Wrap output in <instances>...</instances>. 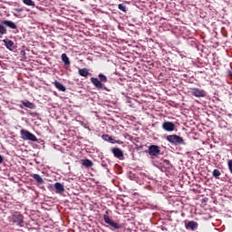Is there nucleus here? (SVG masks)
Returning a JSON list of instances; mask_svg holds the SVG:
<instances>
[{"mask_svg":"<svg viewBox=\"0 0 232 232\" xmlns=\"http://www.w3.org/2000/svg\"><path fill=\"white\" fill-rule=\"evenodd\" d=\"M110 135H108V134H103L102 136V139L103 140H106L107 142H109V140H110Z\"/></svg>","mask_w":232,"mask_h":232,"instance_id":"nucleus-26","label":"nucleus"},{"mask_svg":"<svg viewBox=\"0 0 232 232\" xmlns=\"http://www.w3.org/2000/svg\"><path fill=\"white\" fill-rule=\"evenodd\" d=\"M109 142L111 144H122V141H121L119 140H117L113 139L111 136H110V138H109Z\"/></svg>","mask_w":232,"mask_h":232,"instance_id":"nucleus-21","label":"nucleus"},{"mask_svg":"<svg viewBox=\"0 0 232 232\" xmlns=\"http://www.w3.org/2000/svg\"><path fill=\"white\" fill-rule=\"evenodd\" d=\"M187 227H188V229H191L192 231H195V229L198 227V224L195 221H190L188 223Z\"/></svg>","mask_w":232,"mask_h":232,"instance_id":"nucleus-13","label":"nucleus"},{"mask_svg":"<svg viewBox=\"0 0 232 232\" xmlns=\"http://www.w3.org/2000/svg\"><path fill=\"white\" fill-rule=\"evenodd\" d=\"M82 164L84 168H92L93 166V162L90 160H82Z\"/></svg>","mask_w":232,"mask_h":232,"instance_id":"nucleus-14","label":"nucleus"},{"mask_svg":"<svg viewBox=\"0 0 232 232\" xmlns=\"http://www.w3.org/2000/svg\"><path fill=\"white\" fill-rule=\"evenodd\" d=\"M6 34V27L0 24V37L1 35H5Z\"/></svg>","mask_w":232,"mask_h":232,"instance_id":"nucleus-23","label":"nucleus"},{"mask_svg":"<svg viewBox=\"0 0 232 232\" xmlns=\"http://www.w3.org/2000/svg\"><path fill=\"white\" fill-rule=\"evenodd\" d=\"M4 43L8 50H12V48H14V43L12 40H4Z\"/></svg>","mask_w":232,"mask_h":232,"instance_id":"nucleus-18","label":"nucleus"},{"mask_svg":"<svg viewBox=\"0 0 232 232\" xmlns=\"http://www.w3.org/2000/svg\"><path fill=\"white\" fill-rule=\"evenodd\" d=\"M91 82L97 90H102V88H104V84L97 78H91Z\"/></svg>","mask_w":232,"mask_h":232,"instance_id":"nucleus-7","label":"nucleus"},{"mask_svg":"<svg viewBox=\"0 0 232 232\" xmlns=\"http://www.w3.org/2000/svg\"><path fill=\"white\" fill-rule=\"evenodd\" d=\"M32 177L38 184H44V179L39 174H33Z\"/></svg>","mask_w":232,"mask_h":232,"instance_id":"nucleus-12","label":"nucleus"},{"mask_svg":"<svg viewBox=\"0 0 232 232\" xmlns=\"http://www.w3.org/2000/svg\"><path fill=\"white\" fill-rule=\"evenodd\" d=\"M119 10H121V12H126V5H124L123 4H120L118 5Z\"/></svg>","mask_w":232,"mask_h":232,"instance_id":"nucleus-25","label":"nucleus"},{"mask_svg":"<svg viewBox=\"0 0 232 232\" xmlns=\"http://www.w3.org/2000/svg\"><path fill=\"white\" fill-rule=\"evenodd\" d=\"M213 177H216V179H218L220 177V170L218 169H214L212 172Z\"/></svg>","mask_w":232,"mask_h":232,"instance_id":"nucleus-24","label":"nucleus"},{"mask_svg":"<svg viewBox=\"0 0 232 232\" xmlns=\"http://www.w3.org/2000/svg\"><path fill=\"white\" fill-rule=\"evenodd\" d=\"M0 164H3V156L0 155Z\"/></svg>","mask_w":232,"mask_h":232,"instance_id":"nucleus-27","label":"nucleus"},{"mask_svg":"<svg viewBox=\"0 0 232 232\" xmlns=\"http://www.w3.org/2000/svg\"><path fill=\"white\" fill-rule=\"evenodd\" d=\"M98 77L102 82H108V78L106 77V75L100 73Z\"/></svg>","mask_w":232,"mask_h":232,"instance_id":"nucleus-22","label":"nucleus"},{"mask_svg":"<svg viewBox=\"0 0 232 232\" xmlns=\"http://www.w3.org/2000/svg\"><path fill=\"white\" fill-rule=\"evenodd\" d=\"M190 93L194 97H206V91L197 88L191 89Z\"/></svg>","mask_w":232,"mask_h":232,"instance_id":"nucleus-5","label":"nucleus"},{"mask_svg":"<svg viewBox=\"0 0 232 232\" xmlns=\"http://www.w3.org/2000/svg\"><path fill=\"white\" fill-rule=\"evenodd\" d=\"M148 153L150 157H159V155H160V147L157 145H150L148 149Z\"/></svg>","mask_w":232,"mask_h":232,"instance_id":"nucleus-3","label":"nucleus"},{"mask_svg":"<svg viewBox=\"0 0 232 232\" xmlns=\"http://www.w3.org/2000/svg\"><path fill=\"white\" fill-rule=\"evenodd\" d=\"M22 104H23V106H24L25 108H29L30 110H34V108H35V105H34V103H32L28 101H26V102L23 101Z\"/></svg>","mask_w":232,"mask_h":232,"instance_id":"nucleus-15","label":"nucleus"},{"mask_svg":"<svg viewBox=\"0 0 232 232\" xmlns=\"http://www.w3.org/2000/svg\"><path fill=\"white\" fill-rule=\"evenodd\" d=\"M53 84H54L55 88H57V90H59L60 92H66V87H64V85H63V83L55 81V82H53Z\"/></svg>","mask_w":232,"mask_h":232,"instance_id":"nucleus-11","label":"nucleus"},{"mask_svg":"<svg viewBox=\"0 0 232 232\" xmlns=\"http://www.w3.org/2000/svg\"><path fill=\"white\" fill-rule=\"evenodd\" d=\"M2 24H4L5 26H7V28H11V30L17 29V25L15 24V23H14L10 20H3Z\"/></svg>","mask_w":232,"mask_h":232,"instance_id":"nucleus-8","label":"nucleus"},{"mask_svg":"<svg viewBox=\"0 0 232 232\" xmlns=\"http://www.w3.org/2000/svg\"><path fill=\"white\" fill-rule=\"evenodd\" d=\"M78 73L82 77H86L87 75H89L90 72H88V69L83 68V69H79Z\"/></svg>","mask_w":232,"mask_h":232,"instance_id":"nucleus-17","label":"nucleus"},{"mask_svg":"<svg viewBox=\"0 0 232 232\" xmlns=\"http://www.w3.org/2000/svg\"><path fill=\"white\" fill-rule=\"evenodd\" d=\"M62 61L65 65L70 66V58H68V55H66V53L62 54Z\"/></svg>","mask_w":232,"mask_h":232,"instance_id":"nucleus-16","label":"nucleus"},{"mask_svg":"<svg viewBox=\"0 0 232 232\" xmlns=\"http://www.w3.org/2000/svg\"><path fill=\"white\" fill-rule=\"evenodd\" d=\"M167 140L170 142V144H175V146H179V144H184V139L176 134L167 136Z\"/></svg>","mask_w":232,"mask_h":232,"instance_id":"nucleus-2","label":"nucleus"},{"mask_svg":"<svg viewBox=\"0 0 232 232\" xmlns=\"http://www.w3.org/2000/svg\"><path fill=\"white\" fill-rule=\"evenodd\" d=\"M23 3L27 6H35V2H34L33 0H23Z\"/></svg>","mask_w":232,"mask_h":232,"instance_id":"nucleus-20","label":"nucleus"},{"mask_svg":"<svg viewBox=\"0 0 232 232\" xmlns=\"http://www.w3.org/2000/svg\"><path fill=\"white\" fill-rule=\"evenodd\" d=\"M20 135L23 140H31L32 142H37V137H35V135L26 130L22 129L20 130Z\"/></svg>","mask_w":232,"mask_h":232,"instance_id":"nucleus-1","label":"nucleus"},{"mask_svg":"<svg viewBox=\"0 0 232 232\" xmlns=\"http://www.w3.org/2000/svg\"><path fill=\"white\" fill-rule=\"evenodd\" d=\"M15 11H16V12H23V9L17 8V9H15Z\"/></svg>","mask_w":232,"mask_h":232,"instance_id":"nucleus-28","label":"nucleus"},{"mask_svg":"<svg viewBox=\"0 0 232 232\" xmlns=\"http://www.w3.org/2000/svg\"><path fill=\"white\" fill-rule=\"evenodd\" d=\"M104 222H105V224H109V226L113 227V229H121V225H119V223L111 220V218H110V217H108V216H104Z\"/></svg>","mask_w":232,"mask_h":232,"instance_id":"nucleus-4","label":"nucleus"},{"mask_svg":"<svg viewBox=\"0 0 232 232\" xmlns=\"http://www.w3.org/2000/svg\"><path fill=\"white\" fill-rule=\"evenodd\" d=\"M14 224L17 226H23V216H18L14 219Z\"/></svg>","mask_w":232,"mask_h":232,"instance_id":"nucleus-19","label":"nucleus"},{"mask_svg":"<svg viewBox=\"0 0 232 232\" xmlns=\"http://www.w3.org/2000/svg\"><path fill=\"white\" fill-rule=\"evenodd\" d=\"M54 188L56 189V193H63L64 191V185L62 183H55Z\"/></svg>","mask_w":232,"mask_h":232,"instance_id":"nucleus-10","label":"nucleus"},{"mask_svg":"<svg viewBox=\"0 0 232 232\" xmlns=\"http://www.w3.org/2000/svg\"><path fill=\"white\" fill-rule=\"evenodd\" d=\"M162 128L165 131H175V123L171 121H165L162 124Z\"/></svg>","mask_w":232,"mask_h":232,"instance_id":"nucleus-6","label":"nucleus"},{"mask_svg":"<svg viewBox=\"0 0 232 232\" xmlns=\"http://www.w3.org/2000/svg\"><path fill=\"white\" fill-rule=\"evenodd\" d=\"M112 153H113L114 157H117V159H122L124 157V153L119 148L112 149Z\"/></svg>","mask_w":232,"mask_h":232,"instance_id":"nucleus-9","label":"nucleus"}]
</instances>
